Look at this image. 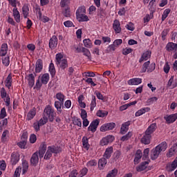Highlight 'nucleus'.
<instances>
[{"mask_svg": "<svg viewBox=\"0 0 177 177\" xmlns=\"http://www.w3.org/2000/svg\"><path fill=\"white\" fill-rule=\"evenodd\" d=\"M7 135H9V131L4 130L1 136V142L3 143L8 140V137H6Z\"/></svg>", "mask_w": 177, "mask_h": 177, "instance_id": "864d4df0", "label": "nucleus"}, {"mask_svg": "<svg viewBox=\"0 0 177 177\" xmlns=\"http://www.w3.org/2000/svg\"><path fill=\"white\" fill-rule=\"evenodd\" d=\"M55 96H56V99H57L59 102L64 103V97H66V96L63 93H57Z\"/></svg>", "mask_w": 177, "mask_h": 177, "instance_id": "09e8293b", "label": "nucleus"}, {"mask_svg": "<svg viewBox=\"0 0 177 177\" xmlns=\"http://www.w3.org/2000/svg\"><path fill=\"white\" fill-rule=\"evenodd\" d=\"M115 49H117V47H115L113 44H110L109 46H108L107 49L106 50V53H110L111 52H114Z\"/></svg>", "mask_w": 177, "mask_h": 177, "instance_id": "052dcab7", "label": "nucleus"}, {"mask_svg": "<svg viewBox=\"0 0 177 177\" xmlns=\"http://www.w3.org/2000/svg\"><path fill=\"white\" fill-rule=\"evenodd\" d=\"M149 66H150V61H147L145 62L142 65V73H146Z\"/></svg>", "mask_w": 177, "mask_h": 177, "instance_id": "69168bd1", "label": "nucleus"}, {"mask_svg": "<svg viewBox=\"0 0 177 177\" xmlns=\"http://www.w3.org/2000/svg\"><path fill=\"white\" fill-rule=\"evenodd\" d=\"M12 82H13V78L12 77V75L9 74L5 81V85L6 88L10 89V87L12 86Z\"/></svg>", "mask_w": 177, "mask_h": 177, "instance_id": "2f4dec72", "label": "nucleus"}, {"mask_svg": "<svg viewBox=\"0 0 177 177\" xmlns=\"http://www.w3.org/2000/svg\"><path fill=\"white\" fill-rule=\"evenodd\" d=\"M90 106L91 111H93V110H95V107L96 106V97L95 95H92V100Z\"/></svg>", "mask_w": 177, "mask_h": 177, "instance_id": "a18cd8bd", "label": "nucleus"}, {"mask_svg": "<svg viewBox=\"0 0 177 177\" xmlns=\"http://www.w3.org/2000/svg\"><path fill=\"white\" fill-rule=\"evenodd\" d=\"M44 68V62L41 59H38L35 64V73L38 74L42 71Z\"/></svg>", "mask_w": 177, "mask_h": 177, "instance_id": "1a4fd4ad", "label": "nucleus"}, {"mask_svg": "<svg viewBox=\"0 0 177 177\" xmlns=\"http://www.w3.org/2000/svg\"><path fill=\"white\" fill-rule=\"evenodd\" d=\"M22 174L24 175L28 171V161L25 159H22Z\"/></svg>", "mask_w": 177, "mask_h": 177, "instance_id": "c9c22d12", "label": "nucleus"}, {"mask_svg": "<svg viewBox=\"0 0 177 177\" xmlns=\"http://www.w3.org/2000/svg\"><path fill=\"white\" fill-rule=\"evenodd\" d=\"M142 78L134 77L127 81L128 85H140Z\"/></svg>", "mask_w": 177, "mask_h": 177, "instance_id": "4be33fe9", "label": "nucleus"}, {"mask_svg": "<svg viewBox=\"0 0 177 177\" xmlns=\"http://www.w3.org/2000/svg\"><path fill=\"white\" fill-rule=\"evenodd\" d=\"M150 139H151V136L145 133V135L141 139V142L144 145H150Z\"/></svg>", "mask_w": 177, "mask_h": 177, "instance_id": "e433bc0d", "label": "nucleus"}, {"mask_svg": "<svg viewBox=\"0 0 177 177\" xmlns=\"http://www.w3.org/2000/svg\"><path fill=\"white\" fill-rule=\"evenodd\" d=\"M165 49L167 50V52H176L177 44L174 42H169L167 44Z\"/></svg>", "mask_w": 177, "mask_h": 177, "instance_id": "f3484780", "label": "nucleus"}, {"mask_svg": "<svg viewBox=\"0 0 177 177\" xmlns=\"http://www.w3.org/2000/svg\"><path fill=\"white\" fill-rule=\"evenodd\" d=\"M149 111H150V107H144L136 112L135 115L136 117H140V115H143V114L149 113Z\"/></svg>", "mask_w": 177, "mask_h": 177, "instance_id": "a878e982", "label": "nucleus"}, {"mask_svg": "<svg viewBox=\"0 0 177 177\" xmlns=\"http://www.w3.org/2000/svg\"><path fill=\"white\" fill-rule=\"evenodd\" d=\"M59 5L61 8H66L70 5V0H61Z\"/></svg>", "mask_w": 177, "mask_h": 177, "instance_id": "680f3d73", "label": "nucleus"}, {"mask_svg": "<svg viewBox=\"0 0 177 177\" xmlns=\"http://www.w3.org/2000/svg\"><path fill=\"white\" fill-rule=\"evenodd\" d=\"M9 5L14 8V9L17 8V4H20V1L17 0H8Z\"/></svg>", "mask_w": 177, "mask_h": 177, "instance_id": "de8ad7c7", "label": "nucleus"}, {"mask_svg": "<svg viewBox=\"0 0 177 177\" xmlns=\"http://www.w3.org/2000/svg\"><path fill=\"white\" fill-rule=\"evenodd\" d=\"M27 145V141L24 140H21L19 142L17 143V146L20 149H26V146Z\"/></svg>", "mask_w": 177, "mask_h": 177, "instance_id": "338daca9", "label": "nucleus"}, {"mask_svg": "<svg viewBox=\"0 0 177 177\" xmlns=\"http://www.w3.org/2000/svg\"><path fill=\"white\" fill-rule=\"evenodd\" d=\"M35 115H37V109L33 108L28 113L26 120H28V121H31Z\"/></svg>", "mask_w": 177, "mask_h": 177, "instance_id": "5701e85b", "label": "nucleus"}, {"mask_svg": "<svg viewBox=\"0 0 177 177\" xmlns=\"http://www.w3.org/2000/svg\"><path fill=\"white\" fill-rule=\"evenodd\" d=\"M35 77H37L35 73H34V74L30 73L28 75V85L30 88H32V86L35 85Z\"/></svg>", "mask_w": 177, "mask_h": 177, "instance_id": "a211bd4d", "label": "nucleus"}, {"mask_svg": "<svg viewBox=\"0 0 177 177\" xmlns=\"http://www.w3.org/2000/svg\"><path fill=\"white\" fill-rule=\"evenodd\" d=\"M0 96L1 99H3L6 106H8L10 105V96H9L4 87L0 90Z\"/></svg>", "mask_w": 177, "mask_h": 177, "instance_id": "20e7f679", "label": "nucleus"}, {"mask_svg": "<svg viewBox=\"0 0 177 177\" xmlns=\"http://www.w3.org/2000/svg\"><path fill=\"white\" fill-rule=\"evenodd\" d=\"M97 165V161L96 160H91L86 163L87 168H92V167H96Z\"/></svg>", "mask_w": 177, "mask_h": 177, "instance_id": "37998d69", "label": "nucleus"}, {"mask_svg": "<svg viewBox=\"0 0 177 177\" xmlns=\"http://www.w3.org/2000/svg\"><path fill=\"white\" fill-rule=\"evenodd\" d=\"M150 57H151V51L147 50L142 54L141 57L139 59V63H142V62H146V60H149Z\"/></svg>", "mask_w": 177, "mask_h": 177, "instance_id": "dca6fc26", "label": "nucleus"}, {"mask_svg": "<svg viewBox=\"0 0 177 177\" xmlns=\"http://www.w3.org/2000/svg\"><path fill=\"white\" fill-rule=\"evenodd\" d=\"M97 15L100 19H104V17H106V10L102 8H98Z\"/></svg>", "mask_w": 177, "mask_h": 177, "instance_id": "a19ab883", "label": "nucleus"}, {"mask_svg": "<svg viewBox=\"0 0 177 177\" xmlns=\"http://www.w3.org/2000/svg\"><path fill=\"white\" fill-rule=\"evenodd\" d=\"M55 64L61 70H64L68 67V61L63 57V54L61 53L55 55Z\"/></svg>", "mask_w": 177, "mask_h": 177, "instance_id": "f03ea898", "label": "nucleus"}, {"mask_svg": "<svg viewBox=\"0 0 177 177\" xmlns=\"http://www.w3.org/2000/svg\"><path fill=\"white\" fill-rule=\"evenodd\" d=\"M48 71L50 74L52 78L56 75V68H55V64L53 62H50L48 66Z\"/></svg>", "mask_w": 177, "mask_h": 177, "instance_id": "f704fd0d", "label": "nucleus"}, {"mask_svg": "<svg viewBox=\"0 0 177 177\" xmlns=\"http://www.w3.org/2000/svg\"><path fill=\"white\" fill-rule=\"evenodd\" d=\"M177 86V77L175 78V76H171L170 79L167 82V87L170 89H174Z\"/></svg>", "mask_w": 177, "mask_h": 177, "instance_id": "f8f14e48", "label": "nucleus"}, {"mask_svg": "<svg viewBox=\"0 0 177 177\" xmlns=\"http://www.w3.org/2000/svg\"><path fill=\"white\" fill-rule=\"evenodd\" d=\"M76 17L79 21H89V18L85 14L78 15Z\"/></svg>", "mask_w": 177, "mask_h": 177, "instance_id": "79ce46f5", "label": "nucleus"}, {"mask_svg": "<svg viewBox=\"0 0 177 177\" xmlns=\"http://www.w3.org/2000/svg\"><path fill=\"white\" fill-rule=\"evenodd\" d=\"M50 79V76L49 73H44L41 75V81L43 85H46L49 82V80Z\"/></svg>", "mask_w": 177, "mask_h": 177, "instance_id": "473e14b6", "label": "nucleus"}, {"mask_svg": "<svg viewBox=\"0 0 177 177\" xmlns=\"http://www.w3.org/2000/svg\"><path fill=\"white\" fill-rule=\"evenodd\" d=\"M20 161V155L17 152H13L11 154L10 162L12 165H16Z\"/></svg>", "mask_w": 177, "mask_h": 177, "instance_id": "ddd939ff", "label": "nucleus"}, {"mask_svg": "<svg viewBox=\"0 0 177 177\" xmlns=\"http://www.w3.org/2000/svg\"><path fill=\"white\" fill-rule=\"evenodd\" d=\"M82 53L84 55V56H86L88 60H91L92 59V56L91 55V51L89 50V49L85 48V47H82Z\"/></svg>", "mask_w": 177, "mask_h": 177, "instance_id": "58836bf2", "label": "nucleus"}, {"mask_svg": "<svg viewBox=\"0 0 177 177\" xmlns=\"http://www.w3.org/2000/svg\"><path fill=\"white\" fill-rule=\"evenodd\" d=\"M12 15L15 21L17 23H20L21 21L20 12H19V10H17V8H13Z\"/></svg>", "mask_w": 177, "mask_h": 177, "instance_id": "b1692460", "label": "nucleus"}, {"mask_svg": "<svg viewBox=\"0 0 177 177\" xmlns=\"http://www.w3.org/2000/svg\"><path fill=\"white\" fill-rule=\"evenodd\" d=\"M115 139V138L114 137V136H106L101 140L100 145L101 146H107L109 143L114 142Z\"/></svg>", "mask_w": 177, "mask_h": 177, "instance_id": "0eeeda50", "label": "nucleus"}, {"mask_svg": "<svg viewBox=\"0 0 177 177\" xmlns=\"http://www.w3.org/2000/svg\"><path fill=\"white\" fill-rule=\"evenodd\" d=\"M109 112L107 111H97V117H100L101 118H103L104 117H106V115H108Z\"/></svg>", "mask_w": 177, "mask_h": 177, "instance_id": "13d9d810", "label": "nucleus"}, {"mask_svg": "<svg viewBox=\"0 0 177 177\" xmlns=\"http://www.w3.org/2000/svg\"><path fill=\"white\" fill-rule=\"evenodd\" d=\"M83 44L85 48H92V41H91V39H84L83 40Z\"/></svg>", "mask_w": 177, "mask_h": 177, "instance_id": "c03bdc74", "label": "nucleus"}, {"mask_svg": "<svg viewBox=\"0 0 177 177\" xmlns=\"http://www.w3.org/2000/svg\"><path fill=\"white\" fill-rule=\"evenodd\" d=\"M156 129H157V123H153L148 127L145 131V133L146 135L151 136V133H153Z\"/></svg>", "mask_w": 177, "mask_h": 177, "instance_id": "aec40b11", "label": "nucleus"}, {"mask_svg": "<svg viewBox=\"0 0 177 177\" xmlns=\"http://www.w3.org/2000/svg\"><path fill=\"white\" fill-rule=\"evenodd\" d=\"M117 174H118V170L117 169H113L109 172V174L106 175V177H115Z\"/></svg>", "mask_w": 177, "mask_h": 177, "instance_id": "6e6d98bb", "label": "nucleus"}, {"mask_svg": "<svg viewBox=\"0 0 177 177\" xmlns=\"http://www.w3.org/2000/svg\"><path fill=\"white\" fill-rule=\"evenodd\" d=\"M73 125H77V127H82V122H81V119L78 118H75L73 120Z\"/></svg>", "mask_w": 177, "mask_h": 177, "instance_id": "5fc2aeb1", "label": "nucleus"}, {"mask_svg": "<svg viewBox=\"0 0 177 177\" xmlns=\"http://www.w3.org/2000/svg\"><path fill=\"white\" fill-rule=\"evenodd\" d=\"M131 121H127L122 124L120 128V133L122 135H125V133L128 132V131L129 130V125H131Z\"/></svg>", "mask_w": 177, "mask_h": 177, "instance_id": "2eb2a0df", "label": "nucleus"}, {"mask_svg": "<svg viewBox=\"0 0 177 177\" xmlns=\"http://www.w3.org/2000/svg\"><path fill=\"white\" fill-rule=\"evenodd\" d=\"M59 42V39L56 35H53L52 37L49 40L48 46L51 50L56 49L57 48V44Z\"/></svg>", "mask_w": 177, "mask_h": 177, "instance_id": "423d86ee", "label": "nucleus"}, {"mask_svg": "<svg viewBox=\"0 0 177 177\" xmlns=\"http://www.w3.org/2000/svg\"><path fill=\"white\" fill-rule=\"evenodd\" d=\"M2 63H3V66H5L6 67H8V66H9V64L10 63V58L9 57V56L3 57Z\"/></svg>", "mask_w": 177, "mask_h": 177, "instance_id": "603ef678", "label": "nucleus"}, {"mask_svg": "<svg viewBox=\"0 0 177 177\" xmlns=\"http://www.w3.org/2000/svg\"><path fill=\"white\" fill-rule=\"evenodd\" d=\"M99 124H100L99 119L93 120L88 127V131L92 132V133H95V131L97 129V127H99Z\"/></svg>", "mask_w": 177, "mask_h": 177, "instance_id": "39448f33", "label": "nucleus"}, {"mask_svg": "<svg viewBox=\"0 0 177 177\" xmlns=\"http://www.w3.org/2000/svg\"><path fill=\"white\" fill-rule=\"evenodd\" d=\"M113 128H115V123L110 122L104 124L102 126H101L100 131L101 132H106L107 131H113Z\"/></svg>", "mask_w": 177, "mask_h": 177, "instance_id": "6e6552de", "label": "nucleus"}, {"mask_svg": "<svg viewBox=\"0 0 177 177\" xmlns=\"http://www.w3.org/2000/svg\"><path fill=\"white\" fill-rule=\"evenodd\" d=\"M48 150H50V151H51V153H55V154L59 153V151H61L60 148H59L58 147H48Z\"/></svg>", "mask_w": 177, "mask_h": 177, "instance_id": "8fccbe9b", "label": "nucleus"}, {"mask_svg": "<svg viewBox=\"0 0 177 177\" xmlns=\"http://www.w3.org/2000/svg\"><path fill=\"white\" fill-rule=\"evenodd\" d=\"M64 102H61L59 101L55 102V107L57 111V114H62V109H64Z\"/></svg>", "mask_w": 177, "mask_h": 177, "instance_id": "412c9836", "label": "nucleus"}, {"mask_svg": "<svg viewBox=\"0 0 177 177\" xmlns=\"http://www.w3.org/2000/svg\"><path fill=\"white\" fill-rule=\"evenodd\" d=\"M48 122V118L46 117H43L41 118L38 122V124L41 127H44V125H45V124H46Z\"/></svg>", "mask_w": 177, "mask_h": 177, "instance_id": "4d7b16f0", "label": "nucleus"}, {"mask_svg": "<svg viewBox=\"0 0 177 177\" xmlns=\"http://www.w3.org/2000/svg\"><path fill=\"white\" fill-rule=\"evenodd\" d=\"M177 168V157L172 162L171 165H167V171H170L172 172V171H175Z\"/></svg>", "mask_w": 177, "mask_h": 177, "instance_id": "c756f323", "label": "nucleus"}, {"mask_svg": "<svg viewBox=\"0 0 177 177\" xmlns=\"http://www.w3.org/2000/svg\"><path fill=\"white\" fill-rule=\"evenodd\" d=\"M113 29L114 30L115 34H120L121 33V22L120 20L115 19L113 23Z\"/></svg>", "mask_w": 177, "mask_h": 177, "instance_id": "9b49d317", "label": "nucleus"}, {"mask_svg": "<svg viewBox=\"0 0 177 177\" xmlns=\"http://www.w3.org/2000/svg\"><path fill=\"white\" fill-rule=\"evenodd\" d=\"M169 13H171V9L167 8L164 10L163 14L162 15V21H164L165 19L168 17V15H169Z\"/></svg>", "mask_w": 177, "mask_h": 177, "instance_id": "3c124183", "label": "nucleus"}, {"mask_svg": "<svg viewBox=\"0 0 177 177\" xmlns=\"http://www.w3.org/2000/svg\"><path fill=\"white\" fill-rule=\"evenodd\" d=\"M39 160V157L38 156V152H35L30 158V165H32V167H37Z\"/></svg>", "mask_w": 177, "mask_h": 177, "instance_id": "4468645a", "label": "nucleus"}, {"mask_svg": "<svg viewBox=\"0 0 177 177\" xmlns=\"http://www.w3.org/2000/svg\"><path fill=\"white\" fill-rule=\"evenodd\" d=\"M107 165V159L102 158L98 160V168L99 169H104V167Z\"/></svg>", "mask_w": 177, "mask_h": 177, "instance_id": "7c9ffc66", "label": "nucleus"}, {"mask_svg": "<svg viewBox=\"0 0 177 177\" xmlns=\"http://www.w3.org/2000/svg\"><path fill=\"white\" fill-rule=\"evenodd\" d=\"M113 157L115 161H118V160H120V158L121 157V151H120L119 150L115 151Z\"/></svg>", "mask_w": 177, "mask_h": 177, "instance_id": "bf43d9fd", "label": "nucleus"}, {"mask_svg": "<svg viewBox=\"0 0 177 177\" xmlns=\"http://www.w3.org/2000/svg\"><path fill=\"white\" fill-rule=\"evenodd\" d=\"M149 165V161L142 162L140 165L136 167V171L138 172H142V171H145L147 166Z\"/></svg>", "mask_w": 177, "mask_h": 177, "instance_id": "bb28decb", "label": "nucleus"}, {"mask_svg": "<svg viewBox=\"0 0 177 177\" xmlns=\"http://www.w3.org/2000/svg\"><path fill=\"white\" fill-rule=\"evenodd\" d=\"M21 173V167L17 168L13 175V177H20Z\"/></svg>", "mask_w": 177, "mask_h": 177, "instance_id": "774afa93", "label": "nucleus"}, {"mask_svg": "<svg viewBox=\"0 0 177 177\" xmlns=\"http://www.w3.org/2000/svg\"><path fill=\"white\" fill-rule=\"evenodd\" d=\"M167 147H168L167 142H162V143L159 144L151 151V159L153 160H157V158H158V156L161 154V151H165L167 150Z\"/></svg>", "mask_w": 177, "mask_h": 177, "instance_id": "f257e3e1", "label": "nucleus"}, {"mask_svg": "<svg viewBox=\"0 0 177 177\" xmlns=\"http://www.w3.org/2000/svg\"><path fill=\"white\" fill-rule=\"evenodd\" d=\"M44 117H46L47 120H49L50 122H53V121H55L56 112H55V109H52L50 105H47L44 109Z\"/></svg>", "mask_w": 177, "mask_h": 177, "instance_id": "7ed1b4c3", "label": "nucleus"}, {"mask_svg": "<svg viewBox=\"0 0 177 177\" xmlns=\"http://www.w3.org/2000/svg\"><path fill=\"white\" fill-rule=\"evenodd\" d=\"M8 127V118L2 119L0 121V133Z\"/></svg>", "mask_w": 177, "mask_h": 177, "instance_id": "4c0bfd02", "label": "nucleus"}, {"mask_svg": "<svg viewBox=\"0 0 177 177\" xmlns=\"http://www.w3.org/2000/svg\"><path fill=\"white\" fill-rule=\"evenodd\" d=\"M149 153H150V149L147 148L144 150L142 160H147L149 158Z\"/></svg>", "mask_w": 177, "mask_h": 177, "instance_id": "0e129e2a", "label": "nucleus"}, {"mask_svg": "<svg viewBox=\"0 0 177 177\" xmlns=\"http://www.w3.org/2000/svg\"><path fill=\"white\" fill-rule=\"evenodd\" d=\"M8 54V44L3 43L0 49V56L3 57V56H6Z\"/></svg>", "mask_w": 177, "mask_h": 177, "instance_id": "393cba45", "label": "nucleus"}, {"mask_svg": "<svg viewBox=\"0 0 177 177\" xmlns=\"http://www.w3.org/2000/svg\"><path fill=\"white\" fill-rule=\"evenodd\" d=\"M30 7H28V5L24 4L22 7V13L24 15V19H28V16L30 15Z\"/></svg>", "mask_w": 177, "mask_h": 177, "instance_id": "c85d7f7f", "label": "nucleus"}, {"mask_svg": "<svg viewBox=\"0 0 177 177\" xmlns=\"http://www.w3.org/2000/svg\"><path fill=\"white\" fill-rule=\"evenodd\" d=\"M164 120H165L167 124H172L175 122L177 120V113L164 116Z\"/></svg>", "mask_w": 177, "mask_h": 177, "instance_id": "9d476101", "label": "nucleus"}, {"mask_svg": "<svg viewBox=\"0 0 177 177\" xmlns=\"http://www.w3.org/2000/svg\"><path fill=\"white\" fill-rule=\"evenodd\" d=\"M158 100V97H152L147 100V104L148 106H150L154 103V102H157Z\"/></svg>", "mask_w": 177, "mask_h": 177, "instance_id": "e2e57ef3", "label": "nucleus"}, {"mask_svg": "<svg viewBox=\"0 0 177 177\" xmlns=\"http://www.w3.org/2000/svg\"><path fill=\"white\" fill-rule=\"evenodd\" d=\"M142 156H143V153H142L141 150H138L136 153V156L134 158V164H139V161H140V159L142 158Z\"/></svg>", "mask_w": 177, "mask_h": 177, "instance_id": "72a5a7b5", "label": "nucleus"}, {"mask_svg": "<svg viewBox=\"0 0 177 177\" xmlns=\"http://www.w3.org/2000/svg\"><path fill=\"white\" fill-rule=\"evenodd\" d=\"M85 13H86V8L84 6H82L77 8L75 15L78 16V15H84Z\"/></svg>", "mask_w": 177, "mask_h": 177, "instance_id": "ea45409f", "label": "nucleus"}, {"mask_svg": "<svg viewBox=\"0 0 177 177\" xmlns=\"http://www.w3.org/2000/svg\"><path fill=\"white\" fill-rule=\"evenodd\" d=\"M131 138H132V132L129 131L128 133L122 136V138H120V140L122 142H125V140H129V139H131Z\"/></svg>", "mask_w": 177, "mask_h": 177, "instance_id": "49530a36", "label": "nucleus"}, {"mask_svg": "<svg viewBox=\"0 0 177 177\" xmlns=\"http://www.w3.org/2000/svg\"><path fill=\"white\" fill-rule=\"evenodd\" d=\"M113 151L114 149L113 147H109L106 148L103 155L104 158L109 160L111 157V154H113Z\"/></svg>", "mask_w": 177, "mask_h": 177, "instance_id": "6ab92c4d", "label": "nucleus"}, {"mask_svg": "<svg viewBox=\"0 0 177 177\" xmlns=\"http://www.w3.org/2000/svg\"><path fill=\"white\" fill-rule=\"evenodd\" d=\"M82 146L85 150H89L91 147V145H89V138L87 137L84 136L82 139Z\"/></svg>", "mask_w": 177, "mask_h": 177, "instance_id": "cd10ccee", "label": "nucleus"}]
</instances>
